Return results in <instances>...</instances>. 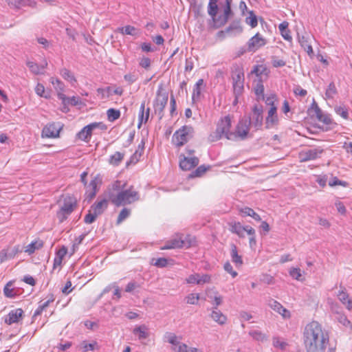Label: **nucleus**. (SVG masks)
<instances>
[{
	"mask_svg": "<svg viewBox=\"0 0 352 352\" xmlns=\"http://www.w3.org/2000/svg\"><path fill=\"white\" fill-rule=\"evenodd\" d=\"M329 337L320 324L316 321L308 323L303 331V342L307 352H324Z\"/></svg>",
	"mask_w": 352,
	"mask_h": 352,
	"instance_id": "f257e3e1",
	"label": "nucleus"
},
{
	"mask_svg": "<svg viewBox=\"0 0 352 352\" xmlns=\"http://www.w3.org/2000/svg\"><path fill=\"white\" fill-rule=\"evenodd\" d=\"M232 119L230 116H226L221 120V138L225 137L228 140H236L238 139L244 140L248 138L250 131V124L248 120H241L235 129L232 131L231 129Z\"/></svg>",
	"mask_w": 352,
	"mask_h": 352,
	"instance_id": "f03ea898",
	"label": "nucleus"
},
{
	"mask_svg": "<svg viewBox=\"0 0 352 352\" xmlns=\"http://www.w3.org/2000/svg\"><path fill=\"white\" fill-rule=\"evenodd\" d=\"M108 198L109 201L114 206L119 207L131 204L140 199V195L138 191L133 190L131 186L129 188L122 190L120 192L115 193L110 190L108 192Z\"/></svg>",
	"mask_w": 352,
	"mask_h": 352,
	"instance_id": "7ed1b4c3",
	"label": "nucleus"
},
{
	"mask_svg": "<svg viewBox=\"0 0 352 352\" xmlns=\"http://www.w3.org/2000/svg\"><path fill=\"white\" fill-rule=\"evenodd\" d=\"M156 95V98L153 101V107L155 113L158 116L159 120H160L164 117V110L168 99V94L164 89L162 84L158 86Z\"/></svg>",
	"mask_w": 352,
	"mask_h": 352,
	"instance_id": "20e7f679",
	"label": "nucleus"
},
{
	"mask_svg": "<svg viewBox=\"0 0 352 352\" xmlns=\"http://www.w3.org/2000/svg\"><path fill=\"white\" fill-rule=\"evenodd\" d=\"M194 132L192 126L184 125L174 133L172 142L177 147H181L193 137Z\"/></svg>",
	"mask_w": 352,
	"mask_h": 352,
	"instance_id": "39448f33",
	"label": "nucleus"
},
{
	"mask_svg": "<svg viewBox=\"0 0 352 352\" xmlns=\"http://www.w3.org/2000/svg\"><path fill=\"white\" fill-rule=\"evenodd\" d=\"M232 78L233 80V89L235 94V102L237 101V98L240 96L243 91L244 84V72L241 66H235L232 72Z\"/></svg>",
	"mask_w": 352,
	"mask_h": 352,
	"instance_id": "423d86ee",
	"label": "nucleus"
},
{
	"mask_svg": "<svg viewBox=\"0 0 352 352\" xmlns=\"http://www.w3.org/2000/svg\"><path fill=\"white\" fill-rule=\"evenodd\" d=\"M218 1L209 0L208 5V14L210 16V19L208 20V28L210 30L220 28V15H217L219 10L217 4Z\"/></svg>",
	"mask_w": 352,
	"mask_h": 352,
	"instance_id": "0eeeda50",
	"label": "nucleus"
},
{
	"mask_svg": "<svg viewBox=\"0 0 352 352\" xmlns=\"http://www.w3.org/2000/svg\"><path fill=\"white\" fill-rule=\"evenodd\" d=\"M245 120H248L249 124H252L253 126L256 128V129H258L263 124V107L261 105L255 104L250 113V116L245 119Z\"/></svg>",
	"mask_w": 352,
	"mask_h": 352,
	"instance_id": "6e6552de",
	"label": "nucleus"
},
{
	"mask_svg": "<svg viewBox=\"0 0 352 352\" xmlns=\"http://www.w3.org/2000/svg\"><path fill=\"white\" fill-rule=\"evenodd\" d=\"M266 44L267 39L259 32H257L248 40L247 43V50L248 52H255Z\"/></svg>",
	"mask_w": 352,
	"mask_h": 352,
	"instance_id": "1a4fd4ad",
	"label": "nucleus"
},
{
	"mask_svg": "<svg viewBox=\"0 0 352 352\" xmlns=\"http://www.w3.org/2000/svg\"><path fill=\"white\" fill-rule=\"evenodd\" d=\"M230 230L239 237H244L245 233L252 235L255 232V230L252 227L250 226H243L239 222L230 223Z\"/></svg>",
	"mask_w": 352,
	"mask_h": 352,
	"instance_id": "9d476101",
	"label": "nucleus"
},
{
	"mask_svg": "<svg viewBox=\"0 0 352 352\" xmlns=\"http://www.w3.org/2000/svg\"><path fill=\"white\" fill-rule=\"evenodd\" d=\"M179 167L184 170H190L192 168L196 167L199 162L198 157H186L184 154H180L179 156Z\"/></svg>",
	"mask_w": 352,
	"mask_h": 352,
	"instance_id": "9b49d317",
	"label": "nucleus"
},
{
	"mask_svg": "<svg viewBox=\"0 0 352 352\" xmlns=\"http://www.w3.org/2000/svg\"><path fill=\"white\" fill-rule=\"evenodd\" d=\"M322 153L323 149L319 148L302 151L298 154L299 160L300 162L314 160L318 158Z\"/></svg>",
	"mask_w": 352,
	"mask_h": 352,
	"instance_id": "f8f14e48",
	"label": "nucleus"
},
{
	"mask_svg": "<svg viewBox=\"0 0 352 352\" xmlns=\"http://www.w3.org/2000/svg\"><path fill=\"white\" fill-rule=\"evenodd\" d=\"M312 109L314 111V115L319 122H322L329 128L335 126L336 124L333 122L329 115L324 113L320 108L316 104H314Z\"/></svg>",
	"mask_w": 352,
	"mask_h": 352,
	"instance_id": "ddd939ff",
	"label": "nucleus"
},
{
	"mask_svg": "<svg viewBox=\"0 0 352 352\" xmlns=\"http://www.w3.org/2000/svg\"><path fill=\"white\" fill-rule=\"evenodd\" d=\"M77 206V199L74 195H67L63 197V203L60 207L64 212L72 213Z\"/></svg>",
	"mask_w": 352,
	"mask_h": 352,
	"instance_id": "4468645a",
	"label": "nucleus"
},
{
	"mask_svg": "<svg viewBox=\"0 0 352 352\" xmlns=\"http://www.w3.org/2000/svg\"><path fill=\"white\" fill-rule=\"evenodd\" d=\"M98 177H96L94 179H92L89 184L87 186V189L85 192V201H87L89 204L92 199L96 197V193L98 190Z\"/></svg>",
	"mask_w": 352,
	"mask_h": 352,
	"instance_id": "2eb2a0df",
	"label": "nucleus"
},
{
	"mask_svg": "<svg viewBox=\"0 0 352 352\" xmlns=\"http://www.w3.org/2000/svg\"><path fill=\"white\" fill-rule=\"evenodd\" d=\"M278 123V118L277 115V107H270L267 112L265 119V124L267 128H272L276 126Z\"/></svg>",
	"mask_w": 352,
	"mask_h": 352,
	"instance_id": "dca6fc26",
	"label": "nucleus"
},
{
	"mask_svg": "<svg viewBox=\"0 0 352 352\" xmlns=\"http://www.w3.org/2000/svg\"><path fill=\"white\" fill-rule=\"evenodd\" d=\"M210 277L208 274H191L186 279L188 284L202 285L210 281Z\"/></svg>",
	"mask_w": 352,
	"mask_h": 352,
	"instance_id": "f3484780",
	"label": "nucleus"
},
{
	"mask_svg": "<svg viewBox=\"0 0 352 352\" xmlns=\"http://www.w3.org/2000/svg\"><path fill=\"white\" fill-rule=\"evenodd\" d=\"M190 246V243H189L186 245L185 241L183 240L182 238H176V239H173L170 241H168L162 249V250H170V249L180 248H184V247L188 248Z\"/></svg>",
	"mask_w": 352,
	"mask_h": 352,
	"instance_id": "a211bd4d",
	"label": "nucleus"
},
{
	"mask_svg": "<svg viewBox=\"0 0 352 352\" xmlns=\"http://www.w3.org/2000/svg\"><path fill=\"white\" fill-rule=\"evenodd\" d=\"M23 311L21 308L11 310L5 318V322L8 324H12L17 322L20 318L22 317Z\"/></svg>",
	"mask_w": 352,
	"mask_h": 352,
	"instance_id": "6ab92c4d",
	"label": "nucleus"
},
{
	"mask_svg": "<svg viewBox=\"0 0 352 352\" xmlns=\"http://www.w3.org/2000/svg\"><path fill=\"white\" fill-rule=\"evenodd\" d=\"M232 0H226L223 6V15H221V25L231 20L234 17V13L231 10V3Z\"/></svg>",
	"mask_w": 352,
	"mask_h": 352,
	"instance_id": "aec40b11",
	"label": "nucleus"
},
{
	"mask_svg": "<svg viewBox=\"0 0 352 352\" xmlns=\"http://www.w3.org/2000/svg\"><path fill=\"white\" fill-rule=\"evenodd\" d=\"M109 201V199H107L105 198L101 200H98L91 205L90 209L98 215H101L108 208Z\"/></svg>",
	"mask_w": 352,
	"mask_h": 352,
	"instance_id": "412c9836",
	"label": "nucleus"
},
{
	"mask_svg": "<svg viewBox=\"0 0 352 352\" xmlns=\"http://www.w3.org/2000/svg\"><path fill=\"white\" fill-rule=\"evenodd\" d=\"M150 115V108H147L145 111V101L141 103L138 116V128L140 129L142 123H146Z\"/></svg>",
	"mask_w": 352,
	"mask_h": 352,
	"instance_id": "4be33fe9",
	"label": "nucleus"
},
{
	"mask_svg": "<svg viewBox=\"0 0 352 352\" xmlns=\"http://www.w3.org/2000/svg\"><path fill=\"white\" fill-rule=\"evenodd\" d=\"M298 42L309 55L314 53L313 48L309 41V36L307 33L301 35L298 34Z\"/></svg>",
	"mask_w": 352,
	"mask_h": 352,
	"instance_id": "5701e85b",
	"label": "nucleus"
},
{
	"mask_svg": "<svg viewBox=\"0 0 352 352\" xmlns=\"http://www.w3.org/2000/svg\"><path fill=\"white\" fill-rule=\"evenodd\" d=\"M337 296L339 300L342 303L343 305L345 306L347 309H352V300L349 298V296L345 288H342L340 291H339Z\"/></svg>",
	"mask_w": 352,
	"mask_h": 352,
	"instance_id": "b1692460",
	"label": "nucleus"
},
{
	"mask_svg": "<svg viewBox=\"0 0 352 352\" xmlns=\"http://www.w3.org/2000/svg\"><path fill=\"white\" fill-rule=\"evenodd\" d=\"M93 131H94V129L91 126V124H89L84 126L77 133V136L80 140L88 142L91 139Z\"/></svg>",
	"mask_w": 352,
	"mask_h": 352,
	"instance_id": "393cba45",
	"label": "nucleus"
},
{
	"mask_svg": "<svg viewBox=\"0 0 352 352\" xmlns=\"http://www.w3.org/2000/svg\"><path fill=\"white\" fill-rule=\"evenodd\" d=\"M230 256L236 267L242 266L243 263L242 257L239 254L237 248L234 244H232L230 246Z\"/></svg>",
	"mask_w": 352,
	"mask_h": 352,
	"instance_id": "a878e982",
	"label": "nucleus"
},
{
	"mask_svg": "<svg viewBox=\"0 0 352 352\" xmlns=\"http://www.w3.org/2000/svg\"><path fill=\"white\" fill-rule=\"evenodd\" d=\"M26 64L31 72L36 75L42 74V70L47 66L46 60H44L41 65H38L36 63L32 61H28Z\"/></svg>",
	"mask_w": 352,
	"mask_h": 352,
	"instance_id": "bb28decb",
	"label": "nucleus"
},
{
	"mask_svg": "<svg viewBox=\"0 0 352 352\" xmlns=\"http://www.w3.org/2000/svg\"><path fill=\"white\" fill-rule=\"evenodd\" d=\"M59 131L54 124H50L48 126L45 127L43 130V136L47 138H57L59 135Z\"/></svg>",
	"mask_w": 352,
	"mask_h": 352,
	"instance_id": "cd10ccee",
	"label": "nucleus"
},
{
	"mask_svg": "<svg viewBox=\"0 0 352 352\" xmlns=\"http://www.w3.org/2000/svg\"><path fill=\"white\" fill-rule=\"evenodd\" d=\"M288 27L289 23L287 21H283L279 25L278 29L281 36L283 37L285 40L292 41V37L291 36V32Z\"/></svg>",
	"mask_w": 352,
	"mask_h": 352,
	"instance_id": "c85d7f7f",
	"label": "nucleus"
},
{
	"mask_svg": "<svg viewBox=\"0 0 352 352\" xmlns=\"http://www.w3.org/2000/svg\"><path fill=\"white\" fill-rule=\"evenodd\" d=\"M272 309L280 314L284 318L290 317V313L277 301H273L270 305Z\"/></svg>",
	"mask_w": 352,
	"mask_h": 352,
	"instance_id": "c756f323",
	"label": "nucleus"
},
{
	"mask_svg": "<svg viewBox=\"0 0 352 352\" xmlns=\"http://www.w3.org/2000/svg\"><path fill=\"white\" fill-rule=\"evenodd\" d=\"M239 213L243 217H251L254 220L260 221L261 220V217L253 209L249 207H244L239 210Z\"/></svg>",
	"mask_w": 352,
	"mask_h": 352,
	"instance_id": "7c9ffc66",
	"label": "nucleus"
},
{
	"mask_svg": "<svg viewBox=\"0 0 352 352\" xmlns=\"http://www.w3.org/2000/svg\"><path fill=\"white\" fill-rule=\"evenodd\" d=\"M242 32V27L240 21L238 20L234 21L233 23L226 29V34H236Z\"/></svg>",
	"mask_w": 352,
	"mask_h": 352,
	"instance_id": "2f4dec72",
	"label": "nucleus"
},
{
	"mask_svg": "<svg viewBox=\"0 0 352 352\" xmlns=\"http://www.w3.org/2000/svg\"><path fill=\"white\" fill-rule=\"evenodd\" d=\"M147 329V327L143 324L134 328L133 333V334L138 336V338L140 340L146 339L148 337Z\"/></svg>",
	"mask_w": 352,
	"mask_h": 352,
	"instance_id": "473e14b6",
	"label": "nucleus"
},
{
	"mask_svg": "<svg viewBox=\"0 0 352 352\" xmlns=\"http://www.w3.org/2000/svg\"><path fill=\"white\" fill-rule=\"evenodd\" d=\"M204 84V80L199 79L194 86L192 100L193 102L198 100L201 95V86Z\"/></svg>",
	"mask_w": 352,
	"mask_h": 352,
	"instance_id": "72a5a7b5",
	"label": "nucleus"
},
{
	"mask_svg": "<svg viewBox=\"0 0 352 352\" xmlns=\"http://www.w3.org/2000/svg\"><path fill=\"white\" fill-rule=\"evenodd\" d=\"M124 153L119 151L116 152L113 155L110 156L109 162L113 166H118L124 158Z\"/></svg>",
	"mask_w": 352,
	"mask_h": 352,
	"instance_id": "f704fd0d",
	"label": "nucleus"
},
{
	"mask_svg": "<svg viewBox=\"0 0 352 352\" xmlns=\"http://www.w3.org/2000/svg\"><path fill=\"white\" fill-rule=\"evenodd\" d=\"M43 245V243L42 241H32L31 243H30L25 249V252H28L29 254H31L35 252L36 250H38L39 248H42Z\"/></svg>",
	"mask_w": 352,
	"mask_h": 352,
	"instance_id": "c9c22d12",
	"label": "nucleus"
},
{
	"mask_svg": "<svg viewBox=\"0 0 352 352\" xmlns=\"http://www.w3.org/2000/svg\"><path fill=\"white\" fill-rule=\"evenodd\" d=\"M249 334L253 339L258 342H264L267 339L266 334L258 330L251 331Z\"/></svg>",
	"mask_w": 352,
	"mask_h": 352,
	"instance_id": "e433bc0d",
	"label": "nucleus"
},
{
	"mask_svg": "<svg viewBox=\"0 0 352 352\" xmlns=\"http://www.w3.org/2000/svg\"><path fill=\"white\" fill-rule=\"evenodd\" d=\"M12 284V281H9L3 288V294L5 296L9 298H13L16 296V293L13 289L10 288Z\"/></svg>",
	"mask_w": 352,
	"mask_h": 352,
	"instance_id": "4c0bfd02",
	"label": "nucleus"
},
{
	"mask_svg": "<svg viewBox=\"0 0 352 352\" xmlns=\"http://www.w3.org/2000/svg\"><path fill=\"white\" fill-rule=\"evenodd\" d=\"M118 31L122 34L131 36H135L138 34L136 28L131 25H126L124 27L119 28Z\"/></svg>",
	"mask_w": 352,
	"mask_h": 352,
	"instance_id": "58836bf2",
	"label": "nucleus"
},
{
	"mask_svg": "<svg viewBox=\"0 0 352 352\" xmlns=\"http://www.w3.org/2000/svg\"><path fill=\"white\" fill-rule=\"evenodd\" d=\"M245 22L252 28H254L257 26V25H258L257 17L253 11L249 12V16L248 17H246Z\"/></svg>",
	"mask_w": 352,
	"mask_h": 352,
	"instance_id": "ea45409f",
	"label": "nucleus"
},
{
	"mask_svg": "<svg viewBox=\"0 0 352 352\" xmlns=\"http://www.w3.org/2000/svg\"><path fill=\"white\" fill-rule=\"evenodd\" d=\"M289 275L294 278L295 280L302 281L304 280V278L302 276V272L298 267H292L290 269Z\"/></svg>",
	"mask_w": 352,
	"mask_h": 352,
	"instance_id": "a19ab883",
	"label": "nucleus"
},
{
	"mask_svg": "<svg viewBox=\"0 0 352 352\" xmlns=\"http://www.w3.org/2000/svg\"><path fill=\"white\" fill-rule=\"evenodd\" d=\"M60 74L65 80H68L71 82H76V80L74 74L69 69L66 68H63L60 69Z\"/></svg>",
	"mask_w": 352,
	"mask_h": 352,
	"instance_id": "79ce46f5",
	"label": "nucleus"
},
{
	"mask_svg": "<svg viewBox=\"0 0 352 352\" xmlns=\"http://www.w3.org/2000/svg\"><path fill=\"white\" fill-rule=\"evenodd\" d=\"M108 120L110 122H113L118 120L120 116V111L116 109H109L107 111Z\"/></svg>",
	"mask_w": 352,
	"mask_h": 352,
	"instance_id": "37998d69",
	"label": "nucleus"
},
{
	"mask_svg": "<svg viewBox=\"0 0 352 352\" xmlns=\"http://www.w3.org/2000/svg\"><path fill=\"white\" fill-rule=\"evenodd\" d=\"M272 344L275 348L280 349L281 350L285 349L288 345L285 341L278 337L273 338Z\"/></svg>",
	"mask_w": 352,
	"mask_h": 352,
	"instance_id": "c03bdc74",
	"label": "nucleus"
},
{
	"mask_svg": "<svg viewBox=\"0 0 352 352\" xmlns=\"http://www.w3.org/2000/svg\"><path fill=\"white\" fill-rule=\"evenodd\" d=\"M337 94V89L333 82H331L326 90L325 96L327 98H333Z\"/></svg>",
	"mask_w": 352,
	"mask_h": 352,
	"instance_id": "a18cd8bd",
	"label": "nucleus"
},
{
	"mask_svg": "<svg viewBox=\"0 0 352 352\" xmlns=\"http://www.w3.org/2000/svg\"><path fill=\"white\" fill-rule=\"evenodd\" d=\"M98 216L99 215L90 209L85 216L84 221L87 224L93 223L96 220Z\"/></svg>",
	"mask_w": 352,
	"mask_h": 352,
	"instance_id": "49530a36",
	"label": "nucleus"
},
{
	"mask_svg": "<svg viewBox=\"0 0 352 352\" xmlns=\"http://www.w3.org/2000/svg\"><path fill=\"white\" fill-rule=\"evenodd\" d=\"M334 110L335 112L343 119L347 120L349 118L348 109L345 107L337 106L334 108Z\"/></svg>",
	"mask_w": 352,
	"mask_h": 352,
	"instance_id": "de8ad7c7",
	"label": "nucleus"
},
{
	"mask_svg": "<svg viewBox=\"0 0 352 352\" xmlns=\"http://www.w3.org/2000/svg\"><path fill=\"white\" fill-rule=\"evenodd\" d=\"M131 214V210L128 209L126 208H124L118 214V219H117V224H120L122 223L124 220H125L126 218L129 217Z\"/></svg>",
	"mask_w": 352,
	"mask_h": 352,
	"instance_id": "09e8293b",
	"label": "nucleus"
},
{
	"mask_svg": "<svg viewBox=\"0 0 352 352\" xmlns=\"http://www.w3.org/2000/svg\"><path fill=\"white\" fill-rule=\"evenodd\" d=\"M206 170H207V168L205 167V166H204V165L199 166L189 175V178L201 177L206 171Z\"/></svg>",
	"mask_w": 352,
	"mask_h": 352,
	"instance_id": "8fccbe9b",
	"label": "nucleus"
},
{
	"mask_svg": "<svg viewBox=\"0 0 352 352\" xmlns=\"http://www.w3.org/2000/svg\"><path fill=\"white\" fill-rule=\"evenodd\" d=\"M142 153L139 152L138 150H136L135 152L131 156L129 160L126 162V166H129L130 164H136L138 162H139Z\"/></svg>",
	"mask_w": 352,
	"mask_h": 352,
	"instance_id": "3c124183",
	"label": "nucleus"
},
{
	"mask_svg": "<svg viewBox=\"0 0 352 352\" xmlns=\"http://www.w3.org/2000/svg\"><path fill=\"white\" fill-rule=\"evenodd\" d=\"M272 64L274 67H281L286 65V61L276 56H273L272 57Z\"/></svg>",
	"mask_w": 352,
	"mask_h": 352,
	"instance_id": "603ef678",
	"label": "nucleus"
},
{
	"mask_svg": "<svg viewBox=\"0 0 352 352\" xmlns=\"http://www.w3.org/2000/svg\"><path fill=\"white\" fill-rule=\"evenodd\" d=\"M254 92L257 96L261 97L262 98H264V86L261 80H258L256 85L254 88Z\"/></svg>",
	"mask_w": 352,
	"mask_h": 352,
	"instance_id": "864d4df0",
	"label": "nucleus"
},
{
	"mask_svg": "<svg viewBox=\"0 0 352 352\" xmlns=\"http://www.w3.org/2000/svg\"><path fill=\"white\" fill-rule=\"evenodd\" d=\"M124 186L125 184H124L123 186L121 185V182L119 181V180H116L115 181L111 186V188H109L108 189V191H107V193L111 190L112 192H120V190H123V188H124Z\"/></svg>",
	"mask_w": 352,
	"mask_h": 352,
	"instance_id": "5fc2aeb1",
	"label": "nucleus"
},
{
	"mask_svg": "<svg viewBox=\"0 0 352 352\" xmlns=\"http://www.w3.org/2000/svg\"><path fill=\"white\" fill-rule=\"evenodd\" d=\"M329 186L331 187H334L336 186L346 187L348 186V183L346 182L340 180L337 177H334L331 181H329Z\"/></svg>",
	"mask_w": 352,
	"mask_h": 352,
	"instance_id": "6e6d98bb",
	"label": "nucleus"
},
{
	"mask_svg": "<svg viewBox=\"0 0 352 352\" xmlns=\"http://www.w3.org/2000/svg\"><path fill=\"white\" fill-rule=\"evenodd\" d=\"M219 140H220V126L217 124L215 131L211 133L208 136V140L213 142Z\"/></svg>",
	"mask_w": 352,
	"mask_h": 352,
	"instance_id": "4d7b16f0",
	"label": "nucleus"
},
{
	"mask_svg": "<svg viewBox=\"0 0 352 352\" xmlns=\"http://www.w3.org/2000/svg\"><path fill=\"white\" fill-rule=\"evenodd\" d=\"M50 80L56 91H64V84L59 79L52 77Z\"/></svg>",
	"mask_w": 352,
	"mask_h": 352,
	"instance_id": "13d9d810",
	"label": "nucleus"
},
{
	"mask_svg": "<svg viewBox=\"0 0 352 352\" xmlns=\"http://www.w3.org/2000/svg\"><path fill=\"white\" fill-rule=\"evenodd\" d=\"M165 337L167 339V342L173 345L177 346L179 344L177 341V336L173 333L168 332L166 333Z\"/></svg>",
	"mask_w": 352,
	"mask_h": 352,
	"instance_id": "bf43d9fd",
	"label": "nucleus"
},
{
	"mask_svg": "<svg viewBox=\"0 0 352 352\" xmlns=\"http://www.w3.org/2000/svg\"><path fill=\"white\" fill-rule=\"evenodd\" d=\"M199 295L198 294H190L186 297V302L190 305H197Z\"/></svg>",
	"mask_w": 352,
	"mask_h": 352,
	"instance_id": "052dcab7",
	"label": "nucleus"
},
{
	"mask_svg": "<svg viewBox=\"0 0 352 352\" xmlns=\"http://www.w3.org/2000/svg\"><path fill=\"white\" fill-rule=\"evenodd\" d=\"M169 260L166 258H159L153 264L157 267H165L168 265Z\"/></svg>",
	"mask_w": 352,
	"mask_h": 352,
	"instance_id": "680f3d73",
	"label": "nucleus"
},
{
	"mask_svg": "<svg viewBox=\"0 0 352 352\" xmlns=\"http://www.w3.org/2000/svg\"><path fill=\"white\" fill-rule=\"evenodd\" d=\"M177 352H196L197 348H188L187 344L179 343Z\"/></svg>",
	"mask_w": 352,
	"mask_h": 352,
	"instance_id": "e2e57ef3",
	"label": "nucleus"
},
{
	"mask_svg": "<svg viewBox=\"0 0 352 352\" xmlns=\"http://www.w3.org/2000/svg\"><path fill=\"white\" fill-rule=\"evenodd\" d=\"M223 268H224V270L227 273L230 274L232 278H235L238 275V273L236 272V271L233 270L232 266L231 265V264L229 262H226L224 264Z\"/></svg>",
	"mask_w": 352,
	"mask_h": 352,
	"instance_id": "0e129e2a",
	"label": "nucleus"
},
{
	"mask_svg": "<svg viewBox=\"0 0 352 352\" xmlns=\"http://www.w3.org/2000/svg\"><path fill=\"white\" fill-rule=\"evenodd\" d=\"M25 0H7L10 6H13L15 8H20L21 6L25 5Z\"/></svg>",
	"mask_w": 352,
	"mask_h": 352,
	"instance_id": "69168bd1",
	"label": "nucleus"
},
{
	"mask_svg": "<svg viewBox=\"0 0 352 352\" xmlns=\"http://www.w3.org/2000/svg\"><path fill=\"white\" fill-rule=\"evenodd\" d=\"M97 345L96 342H94L92 343H87L85 341H84L82 343V349L84 352H87L89 351H94L95 349V346Z\"/></svg>",
	"mask_w": 352,
	"mask_h": 352,
	"instance_id": "338daca9",
	"label": "nucleus"
},
{
	"mask_svg": "<svg viewBox=\"0 0 352 352\" xmlns=\"http://www.w3.org/2000/svg\"><path fill=\"white\" fill-rule=\"evenodd\" d=\"M277 100L276 96L275 94H270L265 99V103L267 105L270 106V107H276L275 105V102Z\"/></svg>",
	"mask_w": 352,
	"mask_h": 352,
	"instance_id": "774afa93",
	"label": "nucleus"
}]
</instances>
